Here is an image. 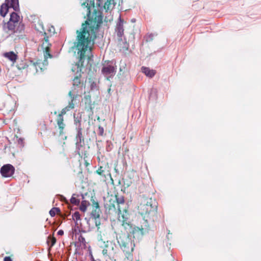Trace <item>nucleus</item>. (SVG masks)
Listing matches in <instances>:
<instances>
[{"mask_svg": "<svg viewBox=\"0 0 261 261\" xmlns=\"http://www.w3.org/2000/svg\"><path fill=\"white\" fill-rule=\"evenodd\" d=\"M82 6L86 13L87 19L83 23L81 31H77L76 42L74 47L80 54V61L82 62L86 57L90 59L92 56V47L94 44L96 33L102 23V17L99 16L97 20L90 19L91 8L94 7V0H87L82 4Z\"/></svg>", "mask_w": 261, "mask_h": 261, "instance_id": "obj_1", "label": "nucleus"}, {"mask_svg": "<svg viewBox=\"0 0 261 261\" xmlns=\"http://www.w3.org/2000/svg\"><path fill=\"white\" fill-rule=\"evenodd\" d=\"M156 211L157 206L154 200L151 198H142L141 203L138 206V211L146 221L148 219H151V217L156 214Z\"/></svg>", "mask_w": 261, "mask_h": 261, "instance_id": "obj_2", "label": "nucleus"}, {"mask_svg": "<svg viewBox=\"0 0 261 261\" xmlns=\"http://www.w3.org/2000/svg\"><path fill=\"white\" fill-rule=\"evenodd\" d=\"M117 241L123 252L130 253L133 251L135 243L133 242L130 236L127 234H121L117 238Z\"/></svg>", "mask_w": 261, "mask_h": 261, "instance_id": "obj_3", "label": "nucleus"}, {"mask_svg": "<svg viewBox=\"0 0 261 261\" xmlns=\"http://www.w3.org/2000/svg\"><path fill=\"white\" fill-rule=\"evenodd\" d=\"M9 8H12L15 12L19 11L18 0H5V3L3 4L0 8V14L5 17L8 13Z\"/></svg>", "mask_w": 261, "mask_h": 261, "instance_id": "obj_4", "label": "nucleus"}, {"mask_svg": "<svg viewBox=\"0 0 261 261\" xmlns=\"http://www.w3.org/2000/svg\"><path fill=\"white\" fill-rule=\"evenodd\" d=\"M16 24V23L9 20L7 23H5L4 24L3 26V30L8 34H12L17 32L19 28V32H21V30H24V25L20 23H19L18 28L16 30L15 28Z\"/></svg>", "mask_w": 261, "mask_h": 261, "instance_id": "obj_5", "label": "nucleus"}, {"mask_svg": "<svg viewBox=\"0 0 261 261\" xmlns=\"http://www.w3.org/2000/svg\"><path fill=\"white\" fill-rule=\"evenodd\" d=\"M116 202L118 204V215H119V220L120 221H122L124 222L126 221L127 219L125 217L124 212L126 213V211L125 210H121L120 207V205L124 204V197L123 196H116Z\"/></svg>", "mask_w": 261, "mask_h": 261, "instance_id": "obj_6", "label": "nucleus"}, {"mask_svg": "<svg viewBox=\"0 0 261 261\" xmlns=\"http://www.w3.org/2000/svg\"><path fill=\"white\" fill-rule=\"evenodd\" d=\"M73 93V90L69 92L68 95L70 97L71 100L69 102L68 105L62 110L60 114L58 115V116H61V117H63V116L67 113V112L69 111L74 108V104L73 103V101L77 97V95H75Z\"/></svg>", "mask_w": 261, "mask_h": 261, "instance_id": "obj_7", "label": "nucleus"}, {"mask_svg": "<svg viewBox=\"0 0 261 261\" xmlns=\"http://www.w3.org/2000/svg\"><path fill=\"white\" fill-rule=\"evenodd\" d=\"M102 74L109 80L114 76L116 72V67L112 65H106L101 69Z\"/></svg>", "mask_w": 261, "mask_h": 261, "instance_id": "obj_8", "label": "nucleus"}, {"mask_svg": "<svg viewBox=\"0 0 261 261\" xmlns=\"http://www.w3.org/2000/svg\"><path fill=\"white\" fill-rule=\"evenodd\" d=\"M15 172V168L11 164H8L3 166L0 170L2 175L5 177L12 176Z\"/></svg>", "mask_w": 261, "mask_h": 261, "instance_id": "obj_9", "label": "nucleus"}, {"mask_svg": "<svg viewBox=\"0 0 261 261\" xmlns=\"http://www.w3.org/2000/svg\"><path fill=\"white\" fill-rule=\"evenodd\" d=\"M77 134L76 135V149L80 150L84 144V138L82 135V129L79 128L76 129Z\"/></svg>", "mask_w": 261, "mask_h": 261, "instance_id": "obj_10", "label": "nucleus"}, {"mask_svg": "<svg viewBox=\"0 0 261 261\" xmlns=\"http://www.w3.org/2000/svg\"><path fill=\"white\" fill-rule=\"evenodd\" d=\"M123 20L121 18V16H119L118 19V21L116 24V28L115 29L116 33L117 34V36L118 37H122L123 33H124V28H123Z\"/></svg>", "mask_w": 261, "mask_h": 261, "instance_id": "obj_11", "label": "nucleus"}, {"mask_svg": "<svg viewBox=\"0 0 261 261\" xmlns=\"http://www.w3.org/2000/svg\"><path fill=\"white\" fill-rule=\"evenodd\" d=\"M132 233L133 238L135 239L139 240L142 238L144 234L143 228H141L139 227H135L133 229Z\"/></svg>", "mask_w": 261, "mask_h": 261, "instance_id": "obj_12", "label": "nucleus"}, {"mask_svg": "<svg viewBox=\"0 0 261 261\" xmlns=\"http://www.w3.org/2000/svg\"><path fill=\"white\" fill-rule=\"evenodd\" d=\"M100 214L101 211L100 210L98 203H97L96 204V206L91 212V217L94 219H99L100 218Z\"/></svg>", "mask_w": 261, "mask_h": 261, "instance_id": "obj_13", "label": "nucleus"}, {"mask_svg": "<svg viewBox=\"0 0 261 261\" xmlns=\"http://www.w3.org/2000/svg\"><path fill=\"white\" fill-rule=\"evenodd\" d=\"M141 70L143 73H144L147 76L150 78H152V77H153L156 73L155 70L150 69L148 67H146L144 66L142 67Z\"/></svg>", "mask_w": 261, "mask_h": 261, "instance_id": "obj_14", "label": "nucleus"}, {"mask_svg": "<svg viewBox=\"0 0 261 261\" xmlns=\"http://www.w3.org/2000/svg\"><path fill=\"white\" fill-rule=\"evenodd\" d=\"M57 123L59 129H60V134H62L63 133L64 129L65 127V124L64 123V118L61 116L57 117Z\"/></svg>", "mask_w": 261, "mask_h": 261, "instance_id": "obj_15", "label": "nucleus"}, {"mask_svg": "<svg viewBox=\"0 0 261 261\" xmlns=\"http://www.w3.org/2000/svg\"><path fill=\"white\" fill-rule=\"evenodd\" d=\"M3 56L12 62H15L17 59V55L13 51L6 52L3 54Z\"/></svg>", "mask_w": 261, "mask_h": 261, "instance_id": "obj_16", "label": "nucleus"}, {"mask_svg": "<svg viewBox=\"0 0 261 261\" xmlns=\"http://www.w3.org/2000/svg\"><path fill=\"white\" fill-rule=\"evenodd\" d=\"M74 118V124L76 126V129H79V128L82 129L81 126V121H82V116H75V115L73 116Z\"/></svg>", "mask_w": 261, "mask_h": 261, "instance_id": "obj_17", "label": "nucleus"}, {"mask_svg": "<svg viewBox=\"0 0 261 261\" xmlns=\"http://www.w3.org/2000/svg\"><path fill=\"white\" fill-rule=\"evenodd\" d=\"M19 19V16L15 12H12L10 15L9 20L16 24H18Z\"/></svg>", "mask_w": 261, "mask_h": 261, "instance_id": "obj_18", "label": "nucleus"}, {"mask_svg": "<svg viewBox=\"0 0 261 261\" xmlns=\"http://www.w3.org/2000/svg\"><path fill=\"white\" fill-rule=\"evenodd\" d=\"M79 197V195L73 194L70 199L71 203L75 205H79L80 203V200L77 198Z\"/></svg>", "mask_w": 261, "mask_h": 261, "instance_id": "obj_19", "label": "nucleus"}, {"mask_svg": "<svg viewBox=\"0 0 261 261\" xmlns=\"http://www.w3.org/2000/svg\"><path fill=\"white\" fill-rule=\"evenodd\" d=\"M39 63L38 62H35L32 60H30L28 62V64L27 65H24V67H28L29 66H31L32 67H33L35 68L36 70V71H38V67H39Z\"/></svg>", "mask_w": 261, "mask_h": 261, "instance_id": "obj_20", "label": "nucleus"}, {"mask_svg": "<svg viewBox=\"0 0 261 261\" xmlns=\"http://www.w3.org/2000/svg\"><path fill=\"white\" fill-rule=\"evenodd\" d=\"M56 242V239L55 237L50 236L48 237L47 243L48 246H49V248L52 247L55 244Z\"/></svg>", "mask_w": 261, "mask_h": 261, "instance_id": "obj_21", "label": "nucleus"}, {"mask_svg": "<svg viewBox=\"0 0 261 261\" xmlns=\"http://www.w3.org/2000/svg\"><path fill=\"white\" fill-rule=\"evenodd\" d=\"M81 75L76 76L74 79L73 80V87L77 86L81 84V79H80Z\"/></svg>", "mask_w": 261, "mask_h": 261, "instance_id": "obj_22", "label": "nucleus"}, {"mask_svg": "<svg viewBox=\"0 0 261 261\" xmlns=\"http://www.w3.org/2000/svg\"><path fill=\"white\" fill-rule=\"evenodd\" d=\"M59 207H53L49 211V214L51 217H54L58 212H60Z\"/></svg>", "mask_w": 261, "mask_h": 261, "instance_id": "obj_23", "label": "nucleus"}, {"mask_svg": "<svg viewBox=\"0 0 261 261\" xmlns=\"http://www.w3.org/2000/svg\"><path fill=\"white\" fill-rule=\"evenodd\" d=\"M72 217L73 220L77 222L80 219L81 215L79 212H75L73 214Z\"/></svg>", "mask_w": 261, "mask_h": 261, "instance_id": "obj_24", "label": "nucleus"}, {"mask_svg": "<svg viewBox=\"0 0 261 261\" xmlns=\"http://www.w3.org/2000/svg\"><path fill=\"white\" fill-rule=\"evenodd\" d=\"M112 148H113L112 143L110 141H107L106 142V150L107 151H110L112 149Z\"/></svg>", "mask_w": 261, "mask_h": 261, "instance_id": "obj_25", "label": "nucleus"}, {"mask_svg": "<svg viewBox=\"0 0 261 261\" xmlns=\"http://www.w3.org/2000/svg\"><path fill=\"white\" fill-rule=\"evenodd\" d=\"M80 210L82 212H85L87 210V206L85 201H82L80 207Z\"/></svg>", "mask_w": 261, "mask_h": 261, "instance_id": "obj_26", "label": "nucleus"}, {"mask_svg": "<svg viewBox=\"0 0 261 261\" xmlns=\"http://www.w3.org/2000/svg\"><path fill=\"white\" fill-rule=\"evenodd\" d=\"M96 172L98 174L102 176H105V175L104 174V170H103V167H100L98 170L96 171Z\"/></svg>", "mask_w": 261, "mask_h": 261, "instance_id": "obj_27", "label": "nucleus"}, {"mask_svg": "<svg viewBox=\"0 0 261 261\" xmlns=\"http://www.w3.org/2000/svg\"><path fill=\"white\" fill-rule=\"evenodd\" d=\"M103 133H104V129H103V127L99 126L98 127V135L102 136H103Z\"/></svg>", "mask_w": 261, "mask_h": 261, "instance_id": "obj_28", "label": "nucleus"}, {"mask_svg": "<svg viewBox=\"0 0 261 261\" xmlns=\"http://www.w3.org/2000/svg\"><path fill=\"white\" fill-rule=\"evenodd\" d=\"M78 240L80 243L82 244H85L86 243V241L84 237L81 234L79 236Z\"/></svg>", "mask_w": 261, "mask_h": 261, "instance_id": "obj_29", "label": "nucleus"}, {"mask_svg": "<svg viewBox=\"0 0 261 261\" xmlns=\"http://www.w3.org/2000/svg\"><path fill=\"white\" fill-rule=\"evenodd\" d=\"M95 225L97 227V229L98 230L99 228V226L101 224L99 218L95 219Z\"/></svg>", "mask_w": 261, "mask_h": 261, "instance_id": "obj_30", "label": "nucleus"}, {"mask_svg": "<svg viewBox=\"0 0 261 261\" xmlns=\"http://www.w3.org/2000/svg\"><path fill=\"white\" fill-rule=\"evenodd\" d=\"M153 34H149L147 36V37L146 41H151L153 39Z\"/></svg>", "mask_w": 261, "mask_h": 261, "instance_id": "obj_31", "label": "nucleus"}, {"mask_svg": "<svg viewBox=\"0 0 261 261\" xmlns=\"http://www.w3.org/2000/svg\"><path fill=\"white\" fill-rule=\"evenodd\" d=\"M102 254L104 256H108V250L106 249H103V250L102 251Z\"/></svg>", "mask_w": 261, "mask_h": 261, "instance_id": "obj_32", "label": "nucleus"}, {"mask_svg": "<svg viewBox=\"0 0 261 261\" xmlns=\"http://www.w3.org/2000/svg\"><path fill=\"white\" fill-rule=\"evenodd\" d=\"M47 56L51 57V55L49 53H48V50L46 49L45 54L44 55L45 58H47Z\"/></svg>", "mask_w": 261, "mask_h": 261, "instance_id": "obj_33", "label": "nucleus"}, {"mask_svg": "<svg viewBox=\"0 0 261 261\" xmlns=\"http://www.w3.org/2000/svg\"><path fill=\"white\" fill-rule=\"evenodd\" d=\"M4 261H12V260L10 257L6 256L4 258Z\"/></svg>", "mask_w": 261, "mask_h": 261, "instance_id": "obj_34", "label": "nucleus"}, {"mask_svg": "<svg viewBox=\"0 0 261 261\" xmlns=\"http://www.w3.org/2000/svg\"><path fill=\"white\" fill-rule=\"evenodd\" d=\"M57 233L59 236H62L64 234V231L62 229H60L58 231Z\"/></svg>", "mask_w": 261, "mask_h": 261, "instance_id": "obj_35", "label": "nucleus"}, {"mask_svg": "<svg viewBox=\"0 0 261 261\" xmlns=\"http://www.w3.org/2000/svg\"><path fill=\"white\" fill-rule=\"evenodd\" d=\"M23 140L22 138H19L18 140V142L19 144H22Z\"/></svg>", "mask_w": 261, "mask_h": 261, "instance_id": "obj_36", "label": "nucleus"}, {"mask_svg": "<svg viewBox=\"0 0 261 261\" xmlns=\"http://www.w3.org/2000/svg\"><path fill=\"white\" fill-rule=\"evenodd\" d=\"M132 21L133 22H135V19H132Z\"/></svg>", "mask_w": 261, "mask_h": 261, "instance_id": "obj_37", "label": "nucleus"}, {"mask_svg": "<svg viewBox=\"0 0 261 261\" xmlns=\"http://www.w3.org/2000/svg\"><path fill=\"white\" fill-rule=\"evenodd\" d=\"M130 186V184L127 185V187H129Z\"/></svg>", "mask_w": 261, "mask_h": 261, "instance_id": "obj_38", "label": "nucleus"}, {"mask_svg": "<svg viewBox=\"0 0 261 261\" xmlns=\"http://www.w3.org/2000/svg\"><path fill=\"white\" fill-rule=\"evenodd\" d=\"M77 68H78L79 67V64H78L77 65Z\"/></svg>", "mask_w": 261, "mask_h": 261, "instance_id": "obj_39", "label": "nucleus"}, {"mask_svg": "<svg viewBox=\"0 0 261 261\" xmlns=\"http://www.w3.org/2000/svg\"><path fill=\"white\" fill-rule=\"evenodd\" d=\"M92 261H95L94 259H93Z\"/></svg>", "mask_w": 261, "mask_h": 261, "instance_id": "obj_40", "label": "nucleus"}]
</instances>
